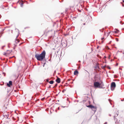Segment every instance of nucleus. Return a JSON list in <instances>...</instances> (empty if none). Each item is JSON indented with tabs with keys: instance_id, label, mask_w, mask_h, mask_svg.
Instances as JSON below:
<instances>
[{
	"instance_id": "nucleus-1",
	"label": "nucleus",
	"mask_w": 124,
	"mask_h": 124,
	"mask_svg": "<svg viewBox=\"0 0 124 124\" xmlns=\"http://www.w3.org/2000/svg\"><path fill=\"white\" fill-rule=\"evenodd\" d=\"M46 54L45 51L43 50L40 54H36L35 55V57L38 60L41 61L45 58Z\"/></svg>"
},
{
	"instance_id": "nucleus-2",
	"label": "nucleus",
	"mask_w": 124,
	"mask_h": 124,
	"mask_svg": "<svg viewBox=\"0 0 124 124\" xmlns=\"http://www.w3.org/2000/svg\"><path fill=\"white\" fill-rule=\"evenodd\" d=\"M94 86L95 88H103V84L102 82L101 81L99 82H95L94 83Z\"/></svg>"
},
{
	"instance_id": "nucleus-3",
	"label": "nucleus",
	"mask_w": 124,
	"mask_h": 124,
	"mask_svg": "<svg viewBox=\"0 0 124 124\" xmlns=\"http://www.w3.org/2000/svg\"><path fill=\"white\" fill-rule=\"evenodd\" d=\"M87 107H88L90 108L93 109V110L95 111L96 110V106H93L92 105H90L87 106Z\"/></svg>"
},
{
	"instance_id": "nucleus-4",
	"label": "nucleus",
	"mask_w": 124,
	"mask_h": 124,
	"mask_svg": "<svg viewBox=\"0 0 124 124\" xmlns=\"http://www.w3.org/2000/svg\"><path fill=\"white\" fill-rule=\"evenodd\" d=\"M116 86L115 83L114 82H112L111 84V89L112 90H113Z\"/></svg>"
},
{
	"instance_id": "nucleus-5",
	"label": "nucleus",
	"mask_w": 124,
	"mask_h": 124,
	"mask_svg": "<svg viewBox=\"0 0 124 124\" xmlns=\"http://www.w3.org/2000/svg\"><path fill=\"white\" fill-rule=\"evenodd\" d=\"M11 85H12V82L11 81H9V83L7 84V85L9 87H10Z\"/></svg>"
},
{
	"instance_id": "nucleus-6",
	"label": "nucleus",
	"mask_w": 124,
	"mask_h": 124,
	"mask_svg": "<svg viewBox=\"0 0 124 124\" xmlns=\"http://www.w3.org/2000/svg\"><path fill=\"white\" fill-rule=\"evenodd\" d=\"M56 81L58 83H60L61 82L60 79L57 77V79L56 80Z\"/></svg>"
},
{
	"instance_id": "nucleus-7",
	"label": "nucleus",
	"mask_w": 124,
	"mask_h": 124,
	"mask_svg": "<svg viewBox=\"0 0 124 124\" xmlns=\"http://www.w3.org/2000/svg\"><path fill=\"white\" fill-rule=\"evenodd\" d=\"M78 73V72L77 70H76L74 71V74L75 75H77Z\"/></svg>"
},
{
	"instance_id": "nucleus-8",
	"label": "nucleus",
	"mask_w": 124,
	"mask_h": 124,
	"mask_svg": "<svg viewBox=\"0 0 124 124\" xmlns=\"http://www.w3.org/2000/svg\"><path fill=\"white\" fill-rule=\"evenodd\" d=\"M24 3V2L22 1H21L20 3V4L21 7H23V4Z\"/></svg>"
},
{
	"instance_id": "nucleus-9",
	"label": "nucleus",
	"mask_w": 124,
	"mask_h": 124,
	"mask_svg": "<svg viewBox=\"0 0 124 124\" xmlns=\"http://www.w3.org/2000/svg\"><path fill=\"white\" fill-rule=\"evenodd\" d=\"M20 41V40L19 39H16L15 40V42L17 44Z\"/></svg>"
},
{
	"instance_id": "nucleus-10",
	"label": "nucleus",
	"mask_w": 124,
	"mask_h": 124,
	"mask_svg": "<svg viewBox=\"0 0 124 124\" xmlns=\"http://www.w3.org/2000/svg\"><path fill=\"white\" fill-rule=\"evenodd\" d=\"M119 31L118 30H116V31H113V33H118V32Z\"/></svg>"
},
{
	"instance_id": "nucleus-11",
	"label": "nucleus",
	"mask_w": 124,
	"mask_h": 124,
	"mask_svg": "<svg viewBox=\"0 0 124 124\" xmlns=\"http://www.w3.org/2000/svg\"><path fill=\"white\" fill-rule=\"evenodd\" d=\"M54 81H51L49 82L50 84H52L53 83Z\"/></svg>"
},
{
	"instance_id": "nucleus-12",
	"label": "nucleus",
	"mask_w": 124,
	"mask_h": 124,
	"mask_svg": "<svg viewBox=\"0 0 124 124\" xmlns=\"http://www.w3.org/2000/svg\"><path fill=\"white\" fill-rule=\"evenodd\" d=\"M97 57H99V58H101V57L99 54H97Z\"/></svg>"
},
{
	"instance_id": "nucleus-13",
	"label": "nucleus",
	"mask_w": 124,
	"mask_h": 124,
	"mask_svg": "<svg viewBox=\"0 0 124 124\" xmlns=\"http://www.w3.org/2000/svg\"><path fill=\"white\" fill-rule=\"evenodd\" d=\"M66 89H64L62 91V92H65V91L66 90Z\"/></svg>"
},
{
	"instance_id": "nucleus-14",
	"label": "nucleus",
	"mask_w": 124,
	"mask_h": 124,
	"mask_svg": "<svg viewBox=\"0 0 124 124\" xmlns=\"http://www.w3.org/2000/svg\"><path fill=\"white\" fill-rule=\"evenodd\" d=\"M104 39V38H101V40H102V42H103V40Z\"/></svg>"
},
{
	"instance_id": "nucleus-15",
	"label": "nucleus",
	"mask_w": 124,
	"mask_h": 124,
	"mask_svg": "<svg viewBox=\"0 0 124 124\" xmlns=\"http://www.w3.org/2000/svg\"><path fill=\"white\" fill-rule=\"evenodd\" d=\"M57 84H56L55 85V86L54 87H55L57 86Z\"/></svg>"
},
{
	"instance_id": "nucleus-16",
	"label": "nucleus",
	"mask_w": 124,
	"mask_h": 124,
	"mask_svg": "<svg viewBox=\"0 0 124 124\" xmlns=\"http://www.w3.org/2000/svg\"><path fill=\"white\" fill-rule=\"evenodd\" d=\"M118 115V114H116V116H114V118H115V117L116 116H117Z\"/></svg>"
},
{
	"instance_id": "nucleus-17",
	"label": "nucleus",
	"mask_w": 124,
	"mask_h": 124,
	"mask_svg": "<svg viewBox=\"0 0 124 124\" xmlns=\"http://www.w3.org/2000/svg\"><path fill=\"white\" fill-rule=\"evenodd\" d=\"M46 81L47 82H49V79H46Z\"/></svg>"
},
{
	"instance_id": "nucleus-18",
	"label": "nucleus",
	"mask_w": 124,
	"mask_h": 124,
	"mask_svg": "<svg viewBox=\"0 0 124 124\" xmlns=\"http://www.w3.org/2000/svg\"><path fill=\"white\" fill-rule=\"evenodd\" d=\"M8 53H5V54H4V55H6L7 54H8Z\"/></svg>"
},
{
	"instance_id": "nucleus-19",
	"label": "nucleus",
	"mask_w": 124,
	"mask_h": 124,
	"mask_svg": "<svg viewBox=\"0 0 124 124\" xmlns=\"http://www.w3.org/2000/svg\"><path fill=\"white\" fill-rule=\"evenodd\" d=\"M4 107H5V108L7 109V107H5V106Z\"/></svg>"
},
{
	"instance_id": "nucleus-20",
	"label": "nucleus",
	"mask_w": 124,
	"mask_h": 124,
	"mask_svg": "<svg viewBox=\"0 0 124 124\" xmlns=\"http://www.w3.org/2000/svg\"><path fill=\"white\" fill-rule=\"evenodd\" d=\"M111 41H110V42H109V44H110L111 43Z\"/></svg>"
},
{
	"instance_id": "nucleus-21",
	"label": "nucleus",
	"mask_w": 124,
	"mask_h": 124,
	"mask_svg": "<svg viewBox=\"0 0 124 124\" xmlns=\"http://www.w3.org/2000/svg\"><path fill=\"white\" fill-rule=\"evenodd\" d=\"M122 101H124V99L123 100H121Z\"/></svg>"
},
{
	"instance_id": "nucleus-22",
	"label": "nucleus",
	"mask_w": 124,
	"mask_h": 124,
	"mask_svg": "<svg viewBox=\"0 0 124 124\" xmlns=\"http://www.w3.org/2000/svg\"><path fill=\"white\" fill-rule=\"evenodd\" d=\"M107 124V122H106L104 124Z\"/></svg>"
},
{
	"instance_id": "nucleus-23",
	"label": "nucleus",
	"mask_w": 124,
	"mask_h": 124,
	"mask_svg": "<svg viewBox=\"0 0 124 124\" xmlns=\"http://www.w3.org/2000/svg\"><path fill=\"white\" fill-rule=\"evenodd\" d=\"M122 5H123V6H124V4H123Z\"/></svg>"
},
{
	"instance_id": "nucleus-24",
	"label": "nucleus",
	"mask_w": 124,
	"mask_h": 124,
	"mask_svg": "<svg viewBox=\"0 0 124 124\" xmlns=\"http://www.w3.org/2000/svg\"><path fill=\"white\" fill-rule=\"evenodd\" d=\"M83 24L84 25H85V23H84Z\"/></svg>"
},
{
	"instance_id": "nucleus-25",
	"label": "nucleus",
	"mask_w": 124,
	"mask_h": 124,
	"mask_svg": "<svg viewBox=\"0 0 124 124\" xmlns=\"http://www.w3.org/2000/svg\"><path fill=\"white\" fill-rule=\"evenodd\" d=\"M14 56H13L12 57H11V58H12L13 57H14Z\"/></svg>"
},
{
	"instance_id": "nucleus-26",
	"label": "nucleus",
	"mask_w": 124,
	"mask_h": 124,
	"mask_svg": "<svg viewBox=\"0 0 124 124\" xmlns=\"http://www.w3.org/2000/svg\"><path fill=\"white\" fill-rule=\"evenodd\" d=\"M123 2H124V0H123Z\"/></svg>"
},
{
	"instance_id": "nucleus-27",
	"label": "nucleus",
	"mask_w": 124,
	"mask_h": 124,
	"mask_svg": "<svg viewBox=\"0 0 124 124\" xmlns=\"http://www.w3.org/2000/svg\"><path fill=\"white\" fill-rule=\"evenodd\" d=\"M110 56H109V57H110Z\"/></svg>"
}]
</instances>
